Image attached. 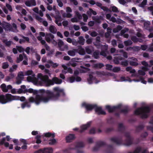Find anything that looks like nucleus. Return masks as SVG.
I'll use <instances>...</instances> for the list:
<instances>
[{"mask_svg": "<svg viewBox=\"0 0 153 153\" xmlns=\"http://www.w3.org/2000/svg\"><path fill=\"white\" fill-rule=\"evenodd\" d=\"M75 146V149H78L79 148L83 147L84 146V144L82 142H78L76 143Z\"/></svg>", "mask_w": 153, "mask_h": 153, "instance_id": "c85d7f7f", "label": "nucleus"}, {"mask_svg": "<svg viewBox=\"0 0 153 153\" xmlns=\"http://www.w3.org/2000/svg\"><path fill=\"white\" fill-rule=\"evenodd\" d=\"M56 23L59 26H61L62 25L61 21L62 19L61 18L60 16L58 17H56Z\"/></svg>", "mask_w": 153, "mask_h": 153, "instance_id": "c9c22d12", "label": "nucleus"}, {"mask_svg": "<svg viewBox=\"0 0 153 153\" xmlns=\"http://www.w3.org/2000/svg\"><path fill=\"white\" fill-rule=\"evenodd\" d=\"M66 13H65L64 11L61 10L60 12L62 16L64 17H67L70 18L72 17V15L70 13L72 11L71 9L69 7H67L66 8Z\"/></svg>", "mask_w": 153, "mask_h": 153, "instance_id": "f8f14e48", "label": "nucleus"}, {"mask_svg": "<svg viewBox=\"0 0 153 153\" xmlns=\"http://www.w3.org/2000/svg\"><path fill=\"white\" fill-rule=\"evenodd\" d=\"M93 74V73L90 74L89 78L87 80L89 84L93 83L97 84L99 82V81L97 80L95 77L93 76H92Z\"/></svg>", "mask_w": 153, "mask_h": 153, "instance_id": "ddd939ff", "label": "nucleus"}, {"mask_svg": "<svg viewBox=\"0 0 153 153\" xmlns=\"http://www.w3.org/2000/svg\"><path fill=\"white\" fill-rule=\"evenodd\" d=\"M45 136L47 137H54L55 136V134L54 133H51L50 132H48L44 134Z\"/></svg>", "mask_w": 153, "mask_h": 153, "instance_id": "49530a36", "label": "nucleus"}, {"mask_svg": "<svg viewBox=\"0 0 153 153\" xmlns=\"http://www.w3.org/2000/svg\"><path fill=\"white\" fill-rule=\"evenodd\" d=\"M124 43L126 46H127L131 45L132 42L131 40H127L124 41Z\"/></svg>", "mask_w": 153, "mask_h": 153, "instance_id": "774afa93", "label": "nucleus"}, {"mask_svg": "<svg viewBox=\"0 0 153 153\" xmlns=\"http://www.w3.org/2000/svg\"><path fill=\"white\" fill-rule=\"evenodd\" d=\"M128 31V29L127 28H125L123 29L120 32V35L123 36L126 38H128V35L127 34H125L126 32Z\"/></svg>", "mask_w": 153, "mask_h": 153, "instance_id": "393cba45", "label": "nucleus"}, {"mask_svg": "<svg viewBox=\"0 0 153 153\" xmlns=\"http://www.w3.org/2000/svg\"><path fill=\"white\" fill-rule=\"evenodd\" d=\"M141 63L145 67H142V70H139L138 71V73L139 75L143 76L145 74V72L149 70L147 67H150L151 66L149 65L148 63L145 61H142Z\"/></svg>", "mask_w": 153, "mask_h": 153, "instance_id": "9d476101", "label": "nucleus"}, {"mask_svg": "<svg viewBox=\"0 0 153 153\" xmlns=\"http://www.w3.org/2000/svg\"><path fill=\"white\" fill-rule=\"evenodd\" d=\"M106 18L107 19L110 21L113 22L115 21V18L114 17H111V15L110 14H107L106 15Z\"/></svg>", "mask_w": 153, "mask_h": 153, "instance_id": "e433bc0d", "label": "nucleus"}, {"mask_svg": "<svg viewBox=\"0 0 153 153\" xmlns=\"http://www.w3.org/2000/svg\"><path fill=\"white\" fill-rule=\"evenodd\" d=\"M123 27L122 26L120 25H118L116 28H114L113 30V32L116 33L118 32L119 31L121 30Z\"/></svg>", "mask_w": 153, "mask_h": 153, "instance_id": "a18cd8bd", "label": "nucleus"}, {"mask_svg": "<svg viewBox=\"0 0 153 153\" xmlns=\"http://www.w3.org/2000/svg\"><path fill=\"white\" fill-rule=\"evenodd\" d=\"M5 140V138H3L0 142V144L1 145L4 144L6 147H8L10 149H13V145L11 144H9V143L7 142L4 143Z\"/></svg>", "mask_w": 153, "mask_h": 153, "instance_id": "412c9836", "label": "nucleus"}, {"mask_svg": "<svg viewBox=\"0 0 153 153\" xmlns=\"http://www.w3.org/2000/svg\"><path fill=\"white\" fill-rule=\"evenodd\" d=\"M11 31L15 33H17L18 31V30L17 29V25L14 23L12 24V26H11Z\"/></svg>", "mask_w": 153, "mask_h": 153, "instance_id": "473e14b6", "label": "nucleus"}, {"mask_svg": "<svg viewBox=\"0 0 153 153\" xmlns=\"http://www.w3.org/2000/svg\"><path fill=\"white\" fill-rule=\"evenodd\" d=\"M82 107L85 108L86 112L91 111L94 108L95 111L99 114H105V112L102 110L100 107H98L96 105L88 104L86 102H83L82 104Z\"/></svg>", "mask_w": 153, "mask_h": 153, "instance_id": "20e7f679", "label": "nucleus"}, {"mask_svg": "<svg viewBox=\"0 0 153 153\" xmlns=\"http://www.w3.org/2000/svg\"><path fill=\"white\" fill-rule=\"evenodd\" d=\"M25 4L26 6L29 7L35 6L36 4L35 0L27 1L25 2Z\"/></svg>", "mask_w": 153, "mask_h": 153, "instance_id": "5701e85b", "label": "nucleus"}, {"mask_svg": "<svg viewBox=\"0 0 153 153\" xmlns=\"http://www.w3.org/2000/svg\"><path fill=\"white\" fill-rule=\"evenodd\" d=\"M121 105L119 104L116 106L111 107L109 105H106L105 107L106 109L109 112H111L114 110L116 108H118L121 107Z\"/></svg>", "mask_w": 153, "mask_h": 153, "instance_id": "aec40b11", "label": "nucleus"}, {"mask_svg": "<svg viewBox=\"0 0 153 153\" xmlns=\"http://www.w3.org/2000/svg\"><path fill=\"white\" fill-rule=\"evenodd\" d=\"M79 43L82 45L84 44L85 39L82 36H80L79 37Z\"/></svg>", "mask_w": 153, "mask_h": 153, "instance_id": "de8ad7c7", "label": "nucleus"}, {"mask_svg": "<svg viewBox=\"0 0 153 153\" xmlns=\"http://www.w3.org/2000/svg\"><path fill=\"white\" fill-rule=\"evenodd\" d=\"M62 67L63 68V69L62 71V74H60V77L62 79H64L65 78L64 75L63 74H66L67 72H68L71 74L73 73L72 69L70 68H68L66 65H62Z\"/></svg>", "mask_w": 153, "mask_h": 153, "instance_id": "1a4fd4ad", "label": "nucleus"}, {"mask_svg": "<svg viewBox=\"0 0 153 153\" xmlns=\"http://www.w3.org/2000/svg\"><path fill=\"white\" fill-rule=\"evenodd\" d=\"M15 77V75L13 74H10L9 76H7L5 79V80L7 82H8L11 79H13Z\"/></svg>", "mask_w": 153, "mask_h": 153, "instance_id": "58836bf2", "label": "nucleus"}, {"mask_svg": "<svg viewBox=\"0 0 153 153\" xmlns=\"http://www.w3.org/2000/svg\"><path fill=\"white\" fill-rule=\"evenodd\" d=\"M142 22L144 24V27L146 29H147L150 24V22L148 21H146L143 20Z\"/></svg>", "mask_w": 153, "mask_h": 153, "instance_id": "09e8293b", "label": "nucleus"}, {"mask_svg": "<svg viewBox=\"0 0 153 153\" xmlns=\"http://www.w3.org/2000/svg\"><path fill=\"white\" fill-rule=\"evenodd\" d=\"M113 22H116L118 24H124L126 22L121 20L120 19H118L117 20L115 18V21Z\"/></svg>", "mask_w": 153, "mask_h": 153, "instance_id": "8fccbe9b", "label": "nucleus"}, {"mask_svg": "<svg viewBox=\"0 0 153 153\" xmlns=\"http://www.w3.org/2000/svg\"><path fill=\"white\" fill-rule=\"evenodd\" d=\"M25 99V97H24L13 96L9 94H7L5 95H0V103L2 104H5L14 100H20L21 101H24Z\"/></svg>", "mask_w": 153, "mask_h": 153, "instance_id": "7ed1b4c3", "label": "nucleus"}, {"mask_svg": "<svg viewBox=\"0 0 153 153\" xmlns=\"http://www.w3.org/2000/svg\"><path fill=\"white\" fill-rule=\"evenodd\" d=\"M131 60L130 61V65L132 66H137L138 64L137 62V59L134 57H132L130 59Z\"/></svg>", "mask_w": 153, "mask_h": 153, "instance_id": "b1692460", "label": "nucleus"}, {"mask_svg": "<svg viewBox=\"0 0 153 153\" xmlns=\"http://www.w3.org/2000/svg\"><path fill=\"white\" fill-rule=\"evenodd\" d=\"M79 73V71L78 70H76L74 71V76H71L68 78L67 80V81L70 83H73L75 81L78 82L81 81L82 79L80 77L76 76Z\"/></svg>", "mask_w": 153, "mask_h": 153, "instance_id": "6e6552de", "label": "nucleus"}, {"mask_svg": "<svg viewBox=\"0 0 153 153\" xmlns=\"http://www.w3.org/2000/svg\"><path fill=\"white\" fill-rule=\"evenodd\" d=\"M149 124L150 126L148 127V129L152 131L153 132V117L151 118Z\"/></svg>", "mask_w": 153, "mask_h": 153, "instance_id": "4c0bfd02", "label": "nucleus"}, {"mask_svg": "<svg viewBox=\"0 0 153 153\" xmlns=\"http://www.w3.org/2000/svg\"><path fill=\"white\" fill-rule=\"evenodd\" d=\"M48 80L49 81H51L53 83V84L51 85V84H50V85H45L47 86H49L51 85H53L54 83H56L57 84H60L62 82V80L58 78L57 77H54L53 78L52 80H49L48 79Z\"/></svg>", "mask_w": 153, "mask_h": 153, "instance_id": "4468645a", "label": "nucleus"}, {"mask_svg": "<svg viewBox=\"0 0 153 153\" xmlns=\"http://www.w3.org/2000/svg\"><path fill=\"white\" fill-rule=\"evenodd\" d=\"M95 4H96V5L97 6L100 7H101V9L104 10H107V8L106 7H102V4L100 2H96H96Z\"/></svg>", "mask_w": 153, "mask_h": 153, "instance_id": "13d9d810", "label": "nucleus"}, {"mask_svg": "<svg viewBox=\"0 0 153 153\" xmlns=\"http://www.w3.org/2000/svg\"><path fill=\"white\" fill-rule=\"evenodd\" d=\"M50 31L53 33H55L56 32L57 29L53 25H51L49 27Z\"/></svg>", "mask_w": 153, "mask_h": 153, "instance_id": "72a5a7b5", "label": "nucleus"}, {"mask_svg": "<svg viewBox=\"0 0 153 153\" xmlns=\"http://www.w3.org/2000/svg\"><path fill=\"white\" fill-rule=\"evenodd\" d=\"M147 3V0H143L142 3L139 5V6L140 7H143L146 5Z\"/></svg>", "mask_w": 153, "mask_h": 153, "instance_id": "e2e57ef3", "label": "nucleus"}, {"mask_svg": "<svg viewBox=\"0 0 153 153\" xmlns=\"http://www.w3.org/2000/svg\"><path fill=\"white\" fill-rule=\"evenodd\" d=\"M24 19L25 21H29V22H32L33 18L31 16H28L27 17H24Z\"/></svg>", "mask_w": 153, "mask_h": 153, "instance_id": "052dcab7", "label": "nucleus"}, {"mask_svg": "<svg viewBox=\"0 0 153 153\" xmlns=\"http://www.w3.org/2000/svg\"><path fill=\"white\" fill-rule=\"evenodd\" d=\"M53 91V93L50 91H47L46 96L36 95L35 98L31 97L29 98L28 100L30 102H35L36 105H38L41 102L46 103L51 100H57L60 96L65 95L64 89L59 87L54 88Z\"/></svg>", "mask_w": 153, "mask_h": 153, "instance_id": "f257e3e1", "label": "nucleus"}, {"mask_svg": "<svg viewBox=\"0 0 153 153\" xmlns=\"http://www.w3.org/2000/svg\"><path fill=\"white\" fill-rule=\"evenodd\" d=\"M25 76L24 72L23 73L21 71L19 72L18 76L16 78L23 79H24L23 76Z\"/></svg>", "mask_w": 153, "mask_h": 153, "instance_id": "c03bdc74", "label": "nucleus"}, {"mask_svg": "<svg viewBox=\"0 0 153 153\" xmlns=\"http://www.w3.org/2000/svg\"><path fill=\"white\" fill-rule=\"evenodd\" d=\"M76 51L77 50L76 49L70 50L68 51V54L70 56H74L75 55Z\"/></svg>", "mask_w": 153, "mask_h": 153, "instance_id": "f704fd0d", "label": "nucleus"}, {"mask_svg": "<svg viewBox=\"0 0 153 153\" xmlns=\"http://www.w3.org/2000/svg\"><path fill=\"white\" fill-rule=\"evenodd\" d=\"M0 87L3 91L4 92H7L8 90L11 89L12 87L11 85H9L7 86L4 84L3 83L1 85Z\"/></svg>", "mask_w": 153, "mask_h": 153, "instance_id": "2eb2a0df", "label": "nucleus"}, {"mask_svg": "<svg viewBox=\"0 0 153 153\" xmlns=\"http://www.w3.org/2000/svg\"><path fill=\"white\" fill-rule=\"evenodd\" d=\"M87 13L88 15L90 16H91L92 14L94 15L97 14L96 12L91 8L89 9V10L87 11Z\"/></svg>", "mask_w": 153, "mask_h": 153, "instance_id": "ea45409f", "label": "nucleus"}, {"mask_svg": "<svg viewBox=\"0 0 153 153\" xmlns=\"http://www.w3.org/2000/svg\"><path fill=\"white\" fill-rule=\"evenodd\" d=\"M51 36H53L51 33H46L45 36V39L46 41L48 43H51Z\"/></svg>", "mask_w": 153, "mask_h": 153, "instance_id": "c756f323", "label": "nucleus"}, {"mask_svg": "<svg viewBox=\"0 0 153 153\" xmlns=\"http://www.w3.org/2000/svg\"><path fill=\"white\" fill-rule=\"evenodd\" d=\"M56 143V140L54 138H53L49 140V143L50 145H53Z\"/></svg>", "mask_w": 153, "mask_h": 153, "instance_id": "69168bd1", "label": "nucleus"}, {"mask_svg": "<svg viewBox=\"0 0 153 153\" xmlns=\"http://www.w3.org/2000/svg\"><path fill=\"white\" fill-rule=\"evenodd\" d=\"M110 9L114 12L117 13L119 12L118 8L114 6H111L110 8Z\"/></svg>", "mask_w": 153, "mask_h": 153, "instance_id": "6e6d98bb", "label": "nucleus"}, {"mask_svg": "<svg viewBox=\"0 0 153 153\" xmlns=\"http://www.w3.org/2000/svg\"><path fill=\"white\" fill-rule=\"evenodd\" d=\"M80 59L79 58H73L72 59V61H71L69 62V64L73 67H75L76 65V64L75 63L73 62V61H76V62H79V61H78V60H79Z\"/></svg>", "mask_w": 153, "mask_h": 153, "instance_id": "2f4dec72", "label": "nucleus"}, {"mask_svg": "<svg viewBox=\"0 0 153 153\" xmlns=\"http://www.w3.org/2000/svg\"><path fill=\"white\" fill-rule=\"evenodd\" d=\"M117 56L114 57V62L116 64H118L119 63L120 61L122 60L123 59V58L120 55L117 54Z\"/></svg>", "mask_w": 153, "mask_h": 153, "instance_id": "a878e982", "label": "nucleus"}, {"mask_svg": "<svg viewBox=\"0 0 153 153\" xmlns=\"http://www.w3.org/2000/svg\"><path fill=\"white\" fill-rule=\"evenodd\" d=\"M17 68V66L16 65H13L12 67L10 68L9 71L10 72H12L16 71Z\"/></svg>", "mask_w": 153, "mask_h": 153, "instance_id": "603ef678", "label": "nucleus"}, {"mask_svg": "<svg viewBox=\"0 0 153 153\" xmlns=\"http://www.w3.org/2000/svg\"><path fill=\"white\" fill-rule=\"evenodd\" d=\"M68 47L67 45H64L59 48V50L61 51H64L65 50H68Z\"/></svg>", "mask_w": 153, "mask_h": 153, "instance_id": "5fc2aeb1", "label": "nucleus"}, {"mask_svg": "<svg viewBox=\"0 0 153 153\" xmlns=\"http://www.w3.org/2000/svg\"><path fill=\"white\" fill-rule=\"evenodd\" d=\"M2 26L5 31H11V25L10 24L5 22H2Z\"/></svg>", "mask_w": 153, "mask_h": 153, "instance_id": "f3484780", "label": "nucleus"}, {"mask_svg": "<svg viewBox=\"0 0 153 153\" xmlns=\"http://www.w3.org/2000/svg\"><path fill=\"white\" fill-rule=\"evenodd\" d=\"M39 34V36L37 37V39L40 41L42 45H44L45 44L46 42L45 40L42 39V37H44L45 35V34L44 33L42 32H40Z\"/></svg>", "mask_w": 153, "mask_h": 153, "instance_id": "4be33fe9", "label": "nucleus"}, {"mask_svg": "<svg viewBox=\"0 0 153 153\" xmlns=\"http://www.w3.org/2000/svg\"><path fill=\"white\" fill-rule=\"evenodd\" d=\"M85 50L86 52L88 53L91 54L92 53L93 49L92 48L88 47L85 48Z\"/></svg>", "mask_w": 153, "mask_h": 153, "instance_id": "bf43d9fd", "label": "nucleus"}, {"mask_svg": "<svg viewBox=\"0 0 153 153\" xmlns=\"http://www.w3.org/2000/svg\"><path fill=\"white\" fill-rule=\"evenodd\" d=\"M111 141L117 144H120L119 140L115 137H112L111 139Z\"/></svg>", "mask_w": 153, "mask_h": 153, "instance_id": "680f3d73", "label": "nucleus"}, {"mask_svg": "<svg viewBox=\"0 0 153 153\" xmlns=\"http://www.w3.org/2000/svg\"><path fill=\"white\" fill-rule=\"evenodd\" d=\"M51 43L54 46H56L57 45V42L54 39V36H51Z\"/></svg>", "mask_w": 153, "mask_h": 153, "instance_id": "0e129e2a", "label": "nucleus"}, {"mask_svg": "<svg viewBox=\"0 0 153 153\" xmlns=\"http://www.w3.org/2000/svg\"><path fill=\"white\" fill-rule=\"evenodd\" d=\"M75 138V136L73 134H69L66 137V140L68 142H70Z\"/></svg>", "mask_w": 153, "mask_h": 153, "instance_id": "bb28decb", "label": "nucleus"}, {"mask_svg": "<svg viewBox=\"0 0 153 153\" xmlns=\"http://www.w3.org/2000/svg\"><path fill=\"white\" fill-rule=\"evenodd\" d=\"M150 111V109L149 107H143L136 109L134 114L136 115L140 116L143 118H146L148 116Z\"/></svg>", "mask_w": 153, "mask_h": 153, "instance_id": "39448f33", "label": "nucleus"}, {"mask_svg": "<svg viewBox=\"0 0 153 153\" xmlns=\"http://www.w3.org/2000/svg\"><path fill=\"white\" fill-rule=\"evenodd\" d=\"M93 20H94L96 22L98 23H100L101 22L102 18L101 17H93L92 18Z\"/></svg>", "mask_w": 153, "mask_h": 153, "instance_id": "37998d69", "label": "nucleus"}, {"mask_svg": "<svg viewBox=\"0 0 153 153\" xmlns=\"http://www.w3.org/2000/svg\"><path fill=\"white\" fill-rule=\"evenodd\" d=\"M27 92L30 93H32L34 95L36 94H37L38 91L37 90H34L31 88H30L27 90Z\"/></svg>", "mask_w": 153, "mask_h": 153, "instance_id": "3c124183", "label": "nucleus"}, {"mask_svg": "<svg viewBox=\"0 0 153 153\" xmlns=\"http://www.w3.org/2000/svg\"><path fill=\"white\" fill-rule=\"evenodd\" d=\"M126 69L127 71L129 72L131 74H132L131 76V77H137L138 76V75L135 73V70L134 69H132L131 67H127L126 68Z\"/></svg>", "mask_w": 153, "mask_h": 153, "instance_id": "dca6fc26", "label": "nucleus"}, {"mask_svg": "<svg viewBox=\"0 0 153 153\" xmlns=\"http://www.w3.org/2000/svg\"><path fill=\"white\" fill-rule=\"evenodd\" d=\"M53 149L51 148L45 149L43 150H40L34 153H52Z\"/></svg>", "mask_w": 153, "mask_h": 153, "instance_id": "a211bd4d", "label": "nucleus"}, {"mask_svg": "<svg viewBox=\"0 0 153 153\" xmlns=\"http://www.w3.org/2000/svg\"><path fill=\"white\" fill-rule=\"evenodd\" d=\"M104 65L102 63H97L94 65V66L97 68H101L104 66Z\"/></svg>", "mask_w": 153, "mask_h": 153, "instance_id": "338daca9", "label": "nucleus"}, {"mask_svg": "<svg viewBox=\"0 0 153 153\" xmlns=\"http://www.w3.org/2000/svg\"><path fill=\"white\" fill-rule=\"evenodd\" d=\"M48 63L45 65V67L48 68L51 67V66L53 67H56L58 66V64L56 63H53L51 60H49L47 61Z\"/></svg>", "mask_w": 153, "mask_h": 153, "instance_id": "6ab92c4d", "label": "nucleus"}, {"mask_svg": "<svg viewBox=\"0 0 153 153\" xmlns=\"http://www.w3.org/2000/svg\"><path fill=\"white\" fill-rule=\"evenodd\" d=\"M107 32L105 33V36L106 38H108L110 36V34L111 33V30L108 27L107 29Z\"/></svg>", "mask_w": 153, "mask_h": 153, "instance_id": "864d4df0", "label": "nucleus"}, {"mask_svg": "<svg viewBox=\"0 0 153 153\" xmlns=\"http://www.w3.org/2000/svg\"><path fill=\"white\" fill-rule=\"evenodd\" d=\"M23 59H24L23 62V64L25 65H27L28 64L27 62L28 58L26 55L24 53L22 54H20L19 56L17 57L16 62L19 63Z\"/></svg>", "mask_w": 153, "mask_h": 153, "instance_id": "9b49d317", "label": "nucleus"}, {"mask_svg": "<svg viewBox=\"0 0 153 153\" xmlns=\"http://www.w3.org/2000/svg\"><path fill=\"white\" fill-rule=\"evenodd\" d=\"M78 51L79 54L81 55H84L85 53L84 49L82 48L81 47H80L78 49Z\"/></svg>", "mask_w": 153, "mask_h": 153, "instance_id": "79ce46f5", "label": "nucleus"}, {"mask_svg": "<svg viewBox=\"0 0 153 153\" xmlns=\"http://www.w3.org/2000/svg\"><path fill=\"white\" fill-rule=\"evenodd\" d=\"M139 79H134L133 80L131 79L130 77L128 76L124 77L122 76L120 77V80H117L118 82H131L132 81L135 82H141V83L144 84H146L147 82L144 80V79L142 77H139Z\"/></svg>", "mask_w": 153, "mask_h": 153, "instance_id": "0eeeda50", "label": "nucleus"}, {"mask_svg": "<svg viewBox=\"0 0 153 153\" xmlns=\"http://www.w3.org/2000/svg\"><path fill=\"white\" fill-rule=\"evenodd\" d=\"M30 106V104L28 102H25L21 104V107L22 109L24 108L25 107L29 108Z\"/></svg>", "mask_w": 153, "mask_h": 153, "instance_id": "a19ab883", "label": "nucleus"}, {"mask_svg": "<svg viewBox=\"0 0 153 153\" xmlns=\"http://www.w3.org/2000/svg\"><path fill=\"white\" fill-rule=\"evenodd\" d=\"M23 39H19V42L20 44H22L25 42H29V39L28 37H25L24 36H22Z\"/></svg>", "mask_w": 153, "mask_h": 153, "instance_id": "cd10ccee", "label": "nucleus"}, {"mask_svg": "<svg viewBox=\"0 0 153 153\" xmlns=\"http://www.w3.org/2000/svg\"><path fill=\"white\" fill-rule=\"evenodd\" d=\"M131 39L134 42H137L138 41L140 42H142L143 41L142 39H137L135 36L132 37L131 38Z\"/></svg>", "mask_w": 153, "mask_h": 153, "instance_id": "4d7b16f0", "label": "nucleus"}, {"mask_svg": "<svg viewBox=\"0 0 153 153\" xmlns=\"http://www.w3.org/2000/svg\"><path fill=\"white\" fill-rule=\"evenodd\" d=\"M24 73L25 76H28L27 77V80L29 82H33L35 85H41L44 84L49 85L50 84H53L51 81L48 80L47 75H43L42 74H39L37 76V79L32 70L25 71Z\"/></svg>", "mask_w": 153, "mask_h": 153, "instance_id": "f03ea898", "label": "nucleus"}, {"mask_svg": "<svg viewBox=\"0 0 153 153\" xmlns=\"http://www.w3.org/2000/svg\"><path fill=\"white\" fill-rule=\"evenodd\" d=\"M91 122H89L88 123L86 124L82 125L81 126V130L80 131L81 132H82L84 130L88 128L90 126L91 124Z\"/></svg>", "mask_w": 153, "mask_h": 153, "instance_id": "7c9ffc66", "label": "nucleus"}, {"mask_svg": "<svg viewBox=\"0 0 153 153\" xmlns=\"http://www.w3.org/2000/svg\"><path fill=\"white\" fill-rule=\"evenodd\" d=\"M100 38L99 36L96 38V42L94 43V44L98 48H102V51L100 54L101 55L105 56H106V51L108 49V46L107 45H102L100 43Z\"/></svg>", "mask_w": 153, "mask_h": 153, "instance_id": "423d86ee", "label": "nucleus"}]
</instances>
